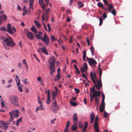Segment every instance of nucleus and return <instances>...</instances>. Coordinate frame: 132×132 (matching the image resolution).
<instances>
[{
    "label": "nucleus",
    "instance_id": "nucleus-1",
    "mask_svg": "<svg viewBox=\"0 0 132 132\" xmlns=\"http://www.w3.org/2000/svg\"><path fill=\"white\" fill-rule=\"evenodd\" d=\"M1 38L2 40L5 42L6 45L3 42L4 46L6 50H9V47L6 46V45L11 47H13L15 45V44L12 40L10 36H9L8 38H6L3 36H1Z\"/></svg>",
    "mask_w": 132,
    "mask_h": 132
},
{
    "label": "nucleus",
    "instance_id": "nucleus-2",
    "mask_svg": "<svg viewBox=\"0 0 132 132\" xmlns=\"http://www.w3.org/2000/svg\"><path fill=\"white\" fill-rule=\"evenodd\" d=\"M11 25L10 23H9L7 26V28H6L5 27H1L0 30L4 31H7L9 33L13 34V29L11 27Z\"/></svg>",
    "mask_w": 132,
    "mask_h": 132
},
{
    "label": "nucleus",
    "instance_id": "nucleus-3",
    "mask_svg": "<svg viewBox=\"0 0 132 132\" xmlns=\"http://www.w3.org/2000/svg\"><path fill=\"white\" fill-rule=\"evenodd\" d=\"M9 99L11 103L15 106L18 105V99L15 96L12 95L10 97Z\"/></svg>",
    "mask_w": 132,
    "mask_h": 132
},
{
    "label": "nucleus",
    "instance_id": "nucleus-4",
    "mask_svg": "<svg viewBox=\"0 0 132 132\" xmlns=\"http://www.w3.org/2000/svg\"><path fill=\"white\" fill-rule=\"evenodd\" d=\"M51 109L54 112L57 113V110L59 109V107L56 103L55 101H54L53 105L51 106Z\"/></svg>",
    "mask_w": 132,
    "mask_h": 132
},
{
    "label": "nucleus",
    "instance_id": "nucleus-5",
    "mask_svg": "<svg viewBox=\"0 0 132 132\" xmlns=\"http://www.w3.org/2000/svg\"><path fill=\"white\" fill-rule=\"evenodd\" d=\"M90 76L93 82L95 85V86L97 90H99L102 87H100V86H98L96 84V81L93 77V73L92 72H91L90 73Z\"/></svg>",
    "mask_w": 132,
    "mask_h": 132
},
{
    "label": "nucleus",
    "instance_id": "nucleus-6",
    "mask_svg": "<svg viewBox=\"0 0 132 132\" xmlns=\"http://www.w3.org/2000/svg\"><path fill=\"white\" fill-rule=\"evenodd\" d=\"M0 128L4 130H6L8 128L5 122L2 121H0Z\"/></svg>",
    "mask_w": 132,
    "mask_h": 132
},
{
    "label": "nucleus",
    "instance_id": "nucleus-7",
    "mask_svg": "<svg viewBox=\"0 0 132 132\" xmlns=\"http://www.w3.org/2000/svg\"><path fill=\"white\" fill-rule=\"evenodd\" d=\"M73 121H74L75 125H77L78 124V119L77 114L76 113H74L72 117Z\"/></svg>",
    "mask_w": 132,
    "mask_h": 132
},
{
    "label": "nucleus",
    "instance_id": "nucleus-8",
    "mask_svg": "<svg viewBox=\"0 0 132 132\" xmlns=\"http://www.w3.org/2000/svg\"><path fill=\"white\" fill-rule=\"evenodd\" d=\"M88 62L90 65H93L95 67V64H96L97 63V62L96 61L92 58H89Z\"/></svg>",
    "mask_w": 132,
    "mask_h": 132
},
{
    "label": "nucleus",
    "instance_id": "nucleus-9",
    "mask_svg": "<svg viewBox=\"0 0 132 132\" xmlns=\"http://www.w3.org/2000/svg\"><path fill=\"white\" fill-rule=\"evenodd\" d=\"M48 61L50 64L54 65L56 62L55 57L53 56Z\"/></svg>",
    "mask_w": 132,
    "mask_h": 132
},
{
    "label": "nucleus",
    "instance_id": "nucleus-10",
    "mask_svg": "<svg viewBox=\"0 0 132 132\" xmlns=\"http://www.w3.org/2000/svg\"><path fill=\"white\" fill-rule=\"evenodd\" d=\"M12 113L13 115L15 117L17 118L19 116V112L18 110H12Z\"/></svg>",
    "mask_w": 132,
    "mask_h": 132
},
{
    "label": "nucleus",
    "instance_id": "nucleus-11",
    "mask_svg": "<svg viewBox=\"0 0 132 132\" xmlns=\"http://www.w3.org/2000/svg\"><path fill=\"white\" fill-rule=\"evenodd\" d=\"M27 37L31 40L34 38V35L33 33L30 32H28L27 34Z\"/></svg>",
    "mask_w": 132,
    "mask_h": 132
},
{
    "label": "nucleus",
    "instance_id": "nucleus-12",
    "mask_svg": "<svg viewBox=\"0 0 132 132\" xmlns=\"http://www.w3.org/2000/svg\"><path fill=\"white\" fill-rule=\"evenodd\" d=\"M50 90H48V94H47V101L46 102V103L47 104H50Z\"/></svg>",
    "mask_w": 132,
    "mask_h": 132
},
{
    "label": "nucleus",
    "instance_id": "nucleus-13",
    "mask_svg": "<svg viewBox=\"0 0 132 132\" xmlns=\"http://www.w3.org/2000/svg\"><path fill=\"white\" fill-rule=\"evenodd\" d=\"M7 17L5 14L0 15V19L2 21H5L7 19Z\"/></svg>",
    "mask_w": 132,
    "mask_h": 132
},
{
    "label": "nucleus",
    "instance_id": "nucleus-14",
    "mask_svg": "<svg viewBox=\"0 0 132 132\" xmlns=\"http://www.w3.org/2000/svg\"><path fill=\"white\" fill-rule=\"evenodd\" d=\"M90 119L91 120L90 123H93V122L95 118L94 114L93 112H92L91 114H90Z\"/></svg>",
    "mask_w": 132,
    "mask_h": 132
},
{
    "label": "nucleus",
    "instance_id": "nucleus-15",
    "mask_svg": "<svg viewBox=\"0 0 132 132\" xmlns=\"http://www.w3.org/2000/svg\"><path fill=\"white\" fill-rule=\"evenodd\" d=\"M40 4L42 7L43 10L44 11L45 8V7L43 0H39Z\"/></svg>",
    "mask_w": 132,
    "mask_h": 132
},
{
    "label": "nucleus",
    "instance_id": "nucleus-16",
    "mask_svg": "<svg viewBox=\"0 0 132 132\" xmlns=\"http://www.w3.org/2000/svg\"><path fill=\"white\" fill-rule=\"evenodd\" d=\"M42 40L47 45H49L50 40L48 38H47V39H42Z\"/></svg>",
    "mask_w": 132,
    "mask_h": 132
},
{
    "label": "nucleus",
    "instance_id": "nucleus-17",
    "mask_svg": "<svg viewBox=\"0 0 132 132\" xmlns=\"http://www.w3.org/2000/svg\"><path fill=\"white\" fill-rule=\"evenodd\" d=\"M98 117L97 116L95 117V121L94 124V127L98 126Z\"/></svg>",
    "mask_w": 132,
    "mask_h": 132
},
{
    "label": "nucleus",
    "instance_id": "nucleus-18",
    "mask_svg": "<svg viewBox=\"0 0 132 132\" xmlns=\"http://www.w3.org/2000/svg\"><path fill=\"white\" fill-rule=\"evenodd\" d=\"M30 29L33 31L36 34L37 33V31L36 28H35L34 25H33L32 28H30Z\"/></svg>",
    "mask_w": 132,
    "mask_h": 132
},
{
    "label": "nucleus",
    "instance_id": "nucleus-19",
    "mask_svg": "<svg viewBox=\"0 0 132 132\" xmlns=\"http://www.w3.org/2000/svg\"><path fill=\"white\" fill-rule=\"evenodd\" d=\"M34 1V0H30L29 3L30 6L29 7V9H30V8H31L32 10H33V6Z\"/></svg>",
    "mask_w": 132,
    "mask_h": 132
},
{
    "label": "nucleus",
    "instance_id": "nucleus-20",
    "mask_svg": "<svg viewBox=\"0 0 132 132\" xmlns=\"http://www.w3.org/2000/svg\"><path fill=\"white\" fill-rule=\"evenodd\" d=\"M92 95L94 97H96L97 96H98V97H100L99 94H98V91H97V90H95V92H94Z\"/></svg>",
    "mask_w": 132,
    "mask_h": 132
},
{
    "label": "nucleus",
    "instance_id": "nucleus-21",
    "mask_svg": "<svg viewBox=\"0 0 132 132\" xmlns=\"http://www.w3.org/2000/svg\"><path fill=\"white\" fill-rule=\"evenodd\" d=\"M34 22L35 23L36 27L38 28H39L41 26V25L38 22L36 21V20H34Z\"/></svg>",
    "mask_w": 132,
    "mask_h": 132
},
{
    "label": "nucleus",
    "instance_id": "nucleus-22",
    "mask_svg": "<svg viewBox=\"0 0 132 132\" xmlns=\"http://www.w3.org/2000/svg\"><path fill=\"white\" fill-rule=\"evenodd\" d=\"M98 68L99 70V75L100 76V78L99 79V81L101 82H102L101 81V77L102 74V71L101 68L98 67Z\"/></svg>",
    "mask_w": 132,
    "mask_h": 132
},
{
    "label": "nucleus",
    "instance_id": "nucleus-23",
    "mask_svg": "<svg viewBox=\"0 0 132 132\" xmlns=\"http://www.w3.org/2000/svg\"><path fill=\"white\" fill-rule=\"evenodd\" d=\"M108 11L110 12H111V10L113 9V6L111 4H109L108 5Z\"/></svg>",
    "mask_w": 132,
    "mask_h": 132
},
{
    "label": "nucleus",
    "instance_id": "nucleus-24",
    "mask_svg": "<svg viewBox=\"0 0 132 132\" xmlns=\"http://www.w3.org/2000/svg\"><path fill=\"white\" fill-rule=\"evenodd\" d=\"M54 65L52 64H50L49 65V69L50 70H55Z\"/></svg>",
    "mask_w": 132,
    "mask_h": 132
},
{
    "label": "nucleus",
    "instance_id": "nucleus-25",
    "mask_svg": "<svg viewBox=\"0 0 132 132\" xmlns=\"http://www.w3.org/2000/svg\"><path fill=\"white\" fill-rule=\"evenodd\" d=\"M48 14L45 13L42 15V20L43 21H44L45 20V17H46L47 18Z\"/></svg>",
    "mask_w": 132,
    "mask_h": 132
},
{
    "label": "nucleus",
    "instance_id": "nucleus-26",
    "mask_svg": "<svg viewBox=\"0 0 132 132\" xmlns=\"http://www.w3.org/2000/svg\"><path fill=\"white\" fill-rule=\"evenodd\" d=\"M78 7L79 9H80L82 7L84 6L83 4L81 2H78Z\"/></svg>",
    "mask_w": 132,
    "mask_h": 132
},
{
    "label": "nucleus",
    "instance_id": "nucleus-27",
    "mask_svg": "<svg viewBox=\"0 0 132 132\" xmlns=\"http://www.w3.org/2000/svg\"><path fill=\"white\" fill-rule=\"evenodd\" d=\"M97 5L99 7H101L102 9H104L105 8L102 4L101 2H99L97 3Z\"/></svg>",
    "mask_w": 132,
    "mask_h": 132
},
{
    "label": "nucleus",
    "instance_id": "nucleus-28",
    "mask_svg": "<svg viewBox=\"0 0 132 132\" xmlns=\"http://www.w3.org/2000/svg\"><path fill=\"white\" fill-rule=\"evenodd\" d=\"M42 49V53H44L45 55H47L48 54L47 51V50L45 48H43Z\"/></svg>",
    "mask_w": 132,
    "mask_h": 132
},
{
    "label": "nucleus",
    "instance_id": "nucleus-29",
    "mask_svg": "<svg viewBox=\"0 0 132 132\" xmlns=\"http://www.w3.org/2000/svg\"><path fill=\"white\" fill-rule=\"evenodd\" d=\"M86 52L85 51H84L83 52V59L84 61H85V58L86 56Z\"/></svg>",
    "mask_w": 132,
    "mask_h": 132
},
{
    "label": "nucleus",
    "instance_id": "nucleus-30",
    "mask_svg": "<svg viewBox=\"0 0 132 132\" xmlns=\"http://www.w3.org/2000/svg\"><path fill=\"white\" fill-rule=\"evenodd\" d=\"M9 114L10 115L11 118H10L9 119V122H11L13 120V117L12 116V112H9Z\"/></svg>",
    "mask_w": 132,
    "mask_h": 132
},
{
    "label": "nucleus",
    "instance_id": "nucleus-31",
    "mask_svg": "<svg viewBox=\"0 0 132 132\" xmlns=\"http://www.w3.org/2000/svg\"><path fill=\"white\" fill-rule=\"evenodd\" d=\"M42 105L41 104L40 105V106L39 107H37V108L36 109V111H37L38 110H40V109L43 110H44L43 108L42 107Z\"/></svg>",
    "mask_w": 132,
    "mask_h": 132
},
{
    "label": "nucleus",
    "instance_id": "nucleus-32",
    "mask_svg": "<svg viewBox=\"0 0 132 132\" xmlns=\"http://www.w3.org/2000/svg\"><path fill=\"white\" fill-rule=\"evenodd\" d=\"M85 127L83 129V131H85L86 130L87 128V127L88 124H87V122H85Z\"/></svg>",
    "mask_w": 132,
    "mask_h": 132
},
{
    "label": "nucleus",
    "instance_id": "nucleus-33",
    "mask_svg": "<svg viewBox=\"0 0 132 132\" xmlns=\"http://www.w3.org/2000/svg\"><path fill=\"white\" fill-rule=\"evenodd\" d=\"M77 128V125H73L72 128V129L73 131H75L76 130Z\"/></svg>",
    "mask_w": 132,
    "mask_h": 132
},
{
    "label": "nucleus",
    "instance_id": "nucleus-34",
    "mask_svg": "<svg viewBox=\"0 0 132 132\" xmlns=\"http://www.w3.org/2000/svg\"><path fill=\"white\" fill-rule=\"evenodd\" d=\"M15 81L17 83V86L20 85V80L19 79H19H15Z\"/></svg>",
    "mask_w": 132,
    "mask_h": 132
},
{
    "label": "nucleus",
    "instance_id": "nucleus-35",
    "mask_svg": "<svg viewBox=\"0 0 132 132\" xmlns=\"http://www.w3.org/2000/svg\"><path fill=\"white\" fill-rule=\"evenodd\" d=\"M22 62L23 64H26V68H27V69H28V67L27 65V64L26 63V61L25 59H24L22 61Z\"/></svg>",
    "mask_w": 132,
    "mask_h": 132
},
{
    "label": "nucleus",
    "instance_id": "nucleus-36",
    "mask_svg": "<svg viewBox=\"0 0 132 132\" xmlns=\"http://www.w3.org/2000/svg\"><path fill=\"white\" fill-rule=\"evenodd\" d=\"M90 102H92L93 101V99L94 98V97L92 95V94L91 93H90Z\"/></svg>",
    "mask_w": 132,
    "mask_h": 132
},
{
    "label": "nucleus",
    "instance_id": "nucleus-37",
    "mask_svg": "<svg viewBox=\"0 0 132 132\" xmlns=\"http://www.w3.org/2000/svg\"><path fill=\"white\" fill-rule=\"evenodd\" d=\"M35 35L36 36V37L37 39H42V37L41 36H40L39 35L36 34H35Z\"/></svg>",
    "mask_w": 132,
    "mask_h": 132
},
{
    "label": "nucleus",
    "instance_id": "nucleus-38",
    "mask_svg": "<svg viewBox=\"0 0 132 132\" xmlns=\"http://www.w3.org/2000/svg\"><path fill=\"white\" fill-rule=\"evenodd\" d=\"M104 107L103 106H100V112H102L104 109Z\"/></svg>",
    "mask_w": 132,
    "mask_h": 132
},
{
    "label": "nucleus",
    "instance_id": "nucleus-39",
    "mask_svg": "<svg viewBox=\"0 0 132 132\" xmlns=\"http://www.w3.org/2000/svg\"><path fill=\"white\" fill-rule=\"evenodd\" d=\"M71 104L73 106H76L77 105V104L75 102H73L71 101H70Z\"/></svg>",
    "mask_w": 132,
    "mask_h": 132
},
{
    "label": "nucleus",
    "instance_id": "nucleus-40",
    "mask_svg": "<svg viewBox=\"0 0 132 132\" xmlns=\"http://www.w3.org/2000/svg\"><path fill=\"white\" fill-rule=\"evenodd\" d=\"M94 128L95 130V132H99V130L98 126L94 127Z\"/></svg>",
    "mask_w": 132,
    "mask_h": 132
},
{
    "label": "nucleus",
    "instance_id": "nucleus-41",
    "mask_svg": "<svg viewBox=\"0 0 132 132\" xmlns=\"http://www.w3.org/2000/svg\"><path fill=\"white\" fill-rule=\"evenodd\" d=\"M90 90L91 92L93 93L95 92L96 90H95V86H93L92 88L90 89Z\"/></svg>",
    "mask_w": 132,
    "mask_h": 132
},
{
    "label": "nucleus",
    "instance_id": "nucleus-42",
    "mask_svg": "<svg viewBox=\"0 0 132 132\" xmlns=\"http://www.w3.org/2000/svg\"><path fill=\"white\" fill-rule=\"evenodd\" d=\"M98 86H100V87H102V82H100L98 80H96Z\"/></svg>",
    "mask_w": 132,
    "mask_h": 132
},
{
    "label": "nucleus",
    "instance_id": "nucleus-43",
    "mask_svg": "<svg viewBox=\"0 0 132 132\" xmlns=\"http://www.w3.org/2000/svg\"><path fill=\"white\" fill-rule=\"evenodd\" d=\"M100 20V23L99 24V26L101 25L102 23L103 22V20L101 18V17L99 19Z\"/></svg>",
    "mask_w": 132,
    "mask_h": 132
},
{
    "label": "nucleus",
    "instance_id": "nucleus-44",
    "mask_svg": "<svg viewBox=\"0 0 132 132\" xmlns=\"http://www.w3.org/2000/svg\"><path fill=\"white\" fill-rule=\"evenodd\" d=\"M114 16L116 14V11L115 9H113L112 11L110 12Z\"/></svg>",
    "mask_w": 132,
    "mask_h": 132
},
{
    "label": "nucleus",
    "instance_id": "nucleus-45",
    "mask_svg": "<svg viewBox=\"0 0 132 132\" xmlns=\"http://www.w3.org/2000/svg\"><path fill=\"white\" fill-rule=\"evenodd\" d=\"M84 68L86 70L87 69V63H84Z\"/></svg>",
    "mask_w": 132,
    "mask_h": 132
},
{
    "label": "nucleus",
    "instance_id": "nucleus-46",
    "mask_svg": "<svg viewBox=\"0 0 132 132\" xmlns=\"http://www.w3.org/2000/svg\"><path fill=\"white\" fill-rule=\"evenodd\" d=\"M17 86H18V88L19 91L21 92H22L23 91V90L21 87L19 85Z\"/></svg>",
    "mask_w": 132,
    "mask_h": 132
},
{
    "label": "nucleus",
    "instance_id": "nucleus-47",
    "mask_svg": "<svg viewBox=\"0 0 132 132\" xmlns=\"http://www.w3.org/2000/svg\"><path fill=\"white\" fill-rule=\"evenodd\" d=\"M70 125V121H68V122H67V123H66V128H68V127Z\"/></svg>",
    "mask_w": 132,
    "mask_h": 132
},
{
    "label": "nucleus",
    "instance_id": "nucleus-48",
    "mask_svg": "<svg viewBox=\"0 0 132 132\" xmlns=\"http://www.w3.org/2000/svg\"><path fill=\"white\" fill-rule=\"evenodd\" d=\"M56 95V93L55 91H53L52 92V96L55 97Z\"/></svg>",
    "mask_w": 132,
    "mask_h": 132
},
{
    "label": "nucleus",
    "instance_id": "nucleus-49",
    "mask_svg": "<svg viewBox=\"0 0 132 132\" xmlns=\"http://www.w3.org/2000/svg\"><path fill=\"white\" fill-rule=\"evenodd\" d=\"M90 50L92 54H93L94 52V49L93 46H92L90 48Z\"/></svg>",
    "mask_w": 132,
    "mask_h": 132
},
{
    "label": "nucleus",
    "instance_id": "nucleus-50",
    "mask_svg": "<svg viewBox=\"0 0 132 132\" xmlns=\"http://www.w3.org/2000/svg\"><path fill=\"white\" fill-rule=\"evenodd\" d=\"M80 70L82 73L84 72L85 70H84V67L83 66H82Z\"/></svg>",
    "mask_w": 132,
    "mask_h": 132
},
{
    "label": "nucleus",
    "instance_id": "nucleus-51",
    "mask_svg": "<svg viewBox=\"0 0 132 132\" xmlns=\"http://www.w3.org/2000/svg\"><path fill=\"white\" fill-rule=\"evenodd\" d=\"M74 89L76 91V94H77L79 93L80 91L79 89L75 88Z\"/></svg>",
    "mask_w": 132,
    "mask_h": 132
},
{
    "label": "nucleus",
    "instance_id": "nucleus-52",
    "mask_svg": "<svg viewBox=\"0 0 132 132\" xmlns=\"http://www.w3.org/2000/svg\"><path fill=\"white\" fill-rule=\"evenodd\" d=\"M104 117L105 118H107L108 116V114L106 111H105L104 114Z\"/></svg>",
    "mask_w": 132,
    "mask_h": 132
},
{
    "label": "nucleus",
    "instance_id": "nucleus-53",
    "mask_svg": "<svg viewBox=\"0 0 132 132\" xmlns=\"http://www.w3.org/2000/svg\"><path fill=\"white\" fill-rule=\"evenodd\" d=\"M26 8L25 6H24V7L23 9V12L25 13V14H26Z\"/></svg>",
    "mask_w": 132,
    "mask_h": 132
},
{
    "label": "nucleus",
    "instance_id": "nucleus-54",
    "mask_svg": "<svg viewBox=\"0 0 132 132\" xmlns=\"http://www.w3.org/2000/svg\"><path fill=\"white\" fill-rule=\"evenodd\" d=\"M95 100L96 103L98 102V104L99 103V98H97V97H95Z\"/></svg>",
    "mask_w": 132,
    "mask_h": 132
},
{
    "label": "nucleus",
    "instance_id": "nucleus-55",
    "mask_svg": "<svg viewBox=\"0 0 132 132\" xmlns=\"http://www.w3.org/2000/svg\"><path fill=\"white\" fill-rule=\"evenodd\" d=\"M102 16L104 19L107 17L106 14L105 13L103 14Z\"/></svg>",
    "mask_w": 132,
    "mask_h": 132
},
{
    "label": "nucleus",
    "instance_id": "nucleus-56",
    "mask_svg": "<svg viewBox=\"0 0 132 132\" xmlns=\"http://www.w3.org/2000/svg\"><path fill=\"white\" fill-rule=\"evenodd\" d=\"M51 38L52 41H55V38L54 36H52Z\"/></svg>",
    "mask_w": 132,
    "mask_h": 132
},
{
    "label": "nucleus",
    "instance_id": "nucleus-57",
    "mask_svg": "<svg viewBox=\"0 0 132 132\" xmlns=\"http://www.w3.org/2000/svg\"><path fill=\"white\" fill-rule=\"evenodd\" d=\"M82 123L81 122H79V127L81 128H82L83 127V126H82Z\"/></svg>",
    "mask_w": 132,
    "mask_h": 132
},
{
    "label": "nucleus",
    "instance_id": "nucleus-58",
    "mask_svg": "<svg viewBox=\"0 0 132 132\" xmlns=\"http://www.w3.org/2000/svg\"><path fill=\"white\" fill-rule=\"evenodd\" d=\"M100 106H101L105 107V103L104 102V101H103H103H102L101 104Z\"/></svg>",
    "mask_w": 132,
    "mask_h": 132
},
{
    "label": "nucleus",
    "instance_id": "nucleus-59",
    "mask_svg": "<svg viewBox=\"0 0 132 132\" xmlns=\"http://www.w3.org/2000/svg\"><path fill=\"white\" fill-rule=\"evenodd\" d=\"M37 81L40 82H42V81L41 80V78L40 77H38L37 78Z\"/></svg>",
    "mask_w": 132,
    "mask_h": 132
},
{
    "label": "nucleus",
    "instance_id": "nucleus-60",
    "mask_svg": "<svg viewBox=\"0 0 132 132\" xmlns=\"http://www.w3.org/2000/svg\"><path fill=\"white\" fill-rule=\"evenodd\" d=\"M22 118L21 117L17 120L16 122L19 123L22 121Z\"/></svg>",
    "mask_w": 132,
    "mask_h": 132
},
{
    "label": "nucleus",
    "instance_id": "nucleus-61",
    "mask_svg": "<svg viewBox=\"0 0 132 132\" xmlns=\"http://www.w3.org/2000/svg\"><path fill=\"white\" fill-rule=\"evenodd\" d=\"M82 76L83 77V78H85L87 80H88V79L86 77V75L85 74L83 73L82 75Z\"/></svg>",
    "mask_w": 132,
    "mask_h": 132
},
{
    "label": "nucleus",
    "instance_id": "nucleus-62",
    "mask_svg": "<svg viewBox=\"0 0 132 132\" xmlns=\"http://www.w3.org/2000/svg\"><path fill=\"white\" fill-rule=\"evenodd\" d=\"M47 38H48V37H47V36L46 34V33H45V34L44 35V36L43 37L42 39H47Z\"/></svg>",
    "mask_w": 132,
    "mask_h": 132
},
{
    "label": "nucleus",
    "instance_id": "nucleus-63",
    "mask_svg": "<svg viewBox=\"0 0 132 132\" xmlns=\"http://www.w3.org/2000/svg\"><path fill=\"white\" fill-rule=\"evenodd\" d=\"M56 77L57 78V80H59L61 76H59V73H57V76H56Z\"/></svg>",
    "mask_w": 132,
    "mask_h": 132
},
{
    "label": "nucleus",
    "instance_id": "nucleus-64",
    "mask_svg": "<svg viewBox=\"0 0 132 132\" xmlns=\"http://www.w3.org/2000/svg\"><path fill=\"white\" fill-rule=\"evenodd\" d=\"M34 57L36 59V60L39 62H40V61H39V60L38 59V58L37 57L36 55H35V54H34Z\"/></svg>",
    "mask_w": 132,
    "mask_h": 132
}]
</instances>
